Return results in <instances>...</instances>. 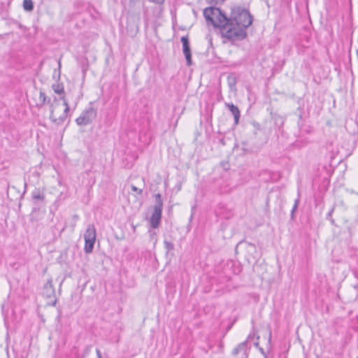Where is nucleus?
Listing matches in <instances>:
<instances>
[{
    "instance_id": "dca6fc26",
    "label": "nucleus",
    "mask_w": 358,
    "mask_h": 358,
    "mask_svg": "<svg viewBox=\"0 0 358 358\" xmlns=\"http://www.w3.org/2000/svg\"><path fill=\"white\" fill-rule=\"evenodd\" d=\"M299 203V199L298 198V199H296L295 200L294 205V206H293V208H292V212H291V213H292V216H293V215H294V211H295V210H296V208H298Z\"/></svg>"
},
{
    "instance_id": "1a4fd4ad",
    "label": "nucleus",
    "mask_w": 358,
    "mask_h": 358,
    "mask_svg": "<svg viewBox=\"0 0 358 358\" xmlns=\"http://www.w3.org/2000/svg\"><path fill=\"white\" fill-rule=\"evenodd\" d=\"M243 352L245 355L247 352V341L238 344L232 351L234 355H238L239 352Z\"/></svg>"
},
{
    "instance_id": "20e7f679",
    "label": "nucleus",
    "mask_w": 358,
    "mask_h": 358,
    "mask_svg": "<svg viewBox=\"0 0 358 358\" xmlns=\"http://www.w3.org/2000/svg\"><path fill=\"white\" fill-rule=\"evenodd\" d=\"M96 109L90 107L84 110L81 115L76 120L78 125L85 126L90 124L96 117Z\"/></svg>"
},
{
    "instance_id": "2eb2a0df",
    "label": "nucleus",
    "mask_w": 358,
    "mask_h": 358,
    "mask_svg": "<svg viewBox=\"0 0 358 358\" xmlns=\"http://www.w3.org/2000/svg\"><path fill=\"white\" fill-rule=\"evenodd\" d=\"M33 198L34 199L42 200V199H43V196L41 195L39 192H34L33 193Z\"/></svg>"
},
{
    "instance_id": "6e6552de",
    "label": "nucleus",
    "mask_w": 358,
    "mask_h": 358,
    "mask_svg": "<svg viewBox=\"0 0 358 358\" xmlns=\"http://www.w3.org/2000/svg\"><path fill=\"white\" fill-rule=\"evenodd\" d=\"M225 105L229 108L231 114L234 115L235 124H237L238 123V120L241 115L239 109L232 103H226Z\"/></svg>"
},
{
    "instance_id": "4468645a",
    "label": "nucleus",
    "mask_w": 358,
    "mask_h": 358,
    "mask_svg": "<svg viewBox=\"0 0 358 358\" xmlns=\"http://www.w3.org/2000/svg\"><path fill=\"white\" fill-rule=\"evenodd\" d=\"M39 99L41 101V106L45 104L47 102V96L45 94V92L41 91L39 93Z\"/></svg>"
},
{
    "instance_id": "ddd939ff",
    "label": "nucleus",
    "mask_w": 358,
    "mask_h": 358,
    "mask_svg": "<svg viewBox=\"0 0 358 358\" xmlns=\"http://www.w3.org/2000/svg\"><path fill=\"white\" fill-rule=\"evenodd\" d=\"M164 243L165 248L167 250V252H169L174 249V245L171 242L165 240Z\"/></svg>"
},
{
    "instance_id": "f3484780",
    "label": "nucleus",
    "mask_w": 358,
    "mask_h": 358,
    "mask_svg": "<svg viewBox=\"0 0 358 358\" xmlns=\"http://www.w3.org/2000/svg\"><path fill=\"white\" fill-rule=\"evenodd\" d=\"M131 187L132 191L138 193V194H142L143 190L141 189H139V188L136 187V186H134L133 185H131Z\"/></svg>"
},
{
    "instance_id": "412c9836",
    "label": "nucleus",
    "mask_w": 358,
    "mask_h": 358,
    "mask_svg": "<svg viewBox=\"0 0 358 358\" xmlns=\"http://www.w3.org/2000/svg\"><path fill=\"white\" fill-rule=\"evenodd\" d=\"M60 68H61V64H60V62H59V72H58V77H59V76H60V71H59Z\"/></svg>"
},
{
    "instance_id": "9d476101",
    "label": "nucleus",
    "mask_w": 358,
    "mask_h": 358,
    "mask_svg": "<svg viewBox=\"0 0 358 358\" xmlns=\"http://www.w3.org/2000/svg\"><path fill=\"white\" fill-rule=\"evenodd\" d=\"M52 89L57 94H63L64 88L62 83H55L52 85Z\"/></svg>"
},
{
    "instance_id": "4be33fe9",
    "label": "nucleus",
    "mask_w": 358,
    "mask_h": 358,
    "mask_svg": "<svg viewBox=\"0 0 358 358\" xmlns=\"http://www.w3.org/2000/svg\"><path fill=\"white\" fill-rule=\"evenodd\" d=\"M271 339V331H269L268 341L270 342Z\"/></svg>"
},
{
    "instance_id": "f257e3e1",
    "label": "nucleus",
    "mask_w": 358,
    "mask_h": 358,
    "mask_svg": "<svg viewBox=\"0 0 358 358\" xmlns=\"http://www.w3.org/2000/svg\"><path fill=\"white\" fill-rule=\"evenodd\" d=\"M203 16L208 24L218 28L222 37L231 41L245 38L247 36L246 29L252 23V16L249 11L240 6L231 8L230 17L215 7L205 8Z\"/></svg>"
},
{
    "instance_id": "6ab92c4d",
    "label": "nucleus",
    "mask_w": 358,
    "mask_h": 358,
    "mask_svg": "<svg viewBox=\"0 0 358 358\" xmlns=\"http://www.w3.org/2000/svg\"><path fill=\"white\" fill-rule=\"evenodd\" d=\"M96 355H97V358H101V350L99 349H96Z\"/></svg>"
},
{
    "instance_id": "5701e85b",
    "label": "nucleus",
    "mask_w": 358,
    "mask_h": 358,
    "mask_svg": "<svg viewBox=\"0 0 358 358\" xmlns=\"http://www.w3.org/2000/svg\"><path fill=\"white\" fill-rule=\"evenodd\" d=\"M357 358H358V357H357Z\"/></svg>"
},
{
    "instance_id": "a211bd4d",
    "label": "nucleus",
    "mask_w": 358,
    "mask_h": 358,
    "mask_svg": "<svg viewBox=\"0 0 358 358\" xmlns=\"http://www.w3.org/2000/svg\"><path fill=\"white\" fill-rule=\"evenodd\" d=\"M149 1L161 5L164 3V0H149Z\"/></svg>"
},
{
    "instance_id": "7ed1b4c3",
    "label": "nucleus",
    "mask_w": 358,
    "mask_h": 358,
    "mask_svg": "<svg viewBox=\"0 0 358 358\" xmlns=\"http://www.w3.org/2000/svg\"><path fill=\"white\" fill-rule=\"evenodd\" d=\"M96 231L94 224H89L84 234L85 247L84 250L86 253H91L93 250L96 241Z\"/></svg>"
},
{
    "instance_id": "f8f14e48",
    "label": "nucleus",
    "mask_w": 358,
    "mask_h": 358,
    "mask_svg": "<svg viewBox=\"0 0 358 358\" xmlns=\"http://www.w3.org/2000/svg\"><path fill=\"white\" fill-rule=\"evenodd\" d=\"M23 8L25 10L31 11L34 8L33 1L31 0H24Z\"/></svg>"
},
{
    "instance_id": "f03ea898",
    "label": "nucleus",
    "mask_w": 358,
    "mask_h": 358,
    "mask_svg": "<svg viewBox=\"0 0 358 358\" xmlns=\"http://www.w3.org/2000/svg\"><path fill=\"white\" fill-rule=\"evenodd\" d=\"M61 99L63 101V104L65 106L63 110H62V108L56 98H55L53 102L50 105V118L52 122L57 125L62 124L64 122L67 117V113L69 110V106L66 98L63 96L61 97Z\"/></svg>"
},
{
    "instance_id": "9b49d317",
    "label": "nucleus",
    "mask_w": 358,
    "mask_h": 358,
    "mask_svg": "<svg viewBox=\"0 0 358 358\" xmlns=\"http://www.w3.org/2000/svg\"><path fill=\"white\" fill-rule=\"evenodd\" d=\"M162 208H163V201L162 199V196L160 194H157L155 195V205L154 206V208L162 210Z\"/></svg>"
},
{
    "instance_id": "39448f33",
    "label": "nucleus",
    "mask_w": 358,
    "mask_h": 358,
    "mask_svg": "<svg viewBox=\"0 0 358 358\" xmlns=\"http://www.w3.org/2000/svg\"><path fill=\"white\" fill-rule=\"evenodd\" d=\"M42 294L45 297L51 299L53 301V305L56 303L55 289L51 278L48 279L43 285Z\"/></svg>"
},
{
    "instance_id": "aec40b11",
    "label": "nucleus",
    "mask_w": 358,
    "mask_h": 358,
    "mask_svg": "<svg viewBox=\"0 0 358 358\" xmlns=\"http://www.w3.org/2000/svg\"><path fill=\"white\" fill-rule=\"evenodd\" d=\"M333 210H334V209H331V210L329 212V213L327 214V216H328V217H331V214H332V213H333Z\"/></svg>"
},
{
    "instance_id": "423d86ee",
    "label": "nucleus",
    "mask_w": 358,
    "mask_h": 358,
    "mask_svg": "<svg viewBox=\"0 0 358 358\" xmlns=\"http://www.w3.org/2000/svg\"><path fill=\"white\" fill-rule=\"evenodd\" d=\"M181 42L182 43V52L185 57L187 66L192 64V54L189 42V38L187 36H182Z\"/></svg>"
},
{
    "instance_id": "0eeeda50",
    "label": "nucleus",
    "mask_w": 358,
    "mask_h": 358,
    "mask_svg": "<svg viewBox=\"0 0 358 358\" xmlns=\"http://www.w3.org/2000/svg\"><path fill=\"white\" fill-rule=\"evenodd\" d=\"M162 210L153 209L152 214L150 218V223L153 229H156L159 226L162 219Z\"/></svg>"
}]
</instances>
